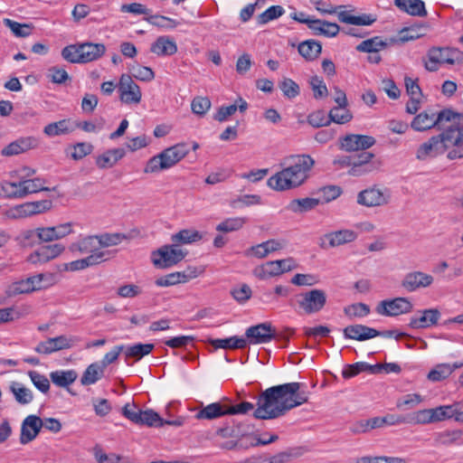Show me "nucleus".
I'll return each mask as SVG.
<instances>
[{"label": "nucleus", "instance_id": "1", "mask_svg": "<svg viewBox=\"0 0 463 463\" xmlns=\"http://www.w3.org/2000/svg\"><path fill=\"white\" fill-rule=\"evenodd\" d=\"M301 383H288L269 387L258 397L257 408L249 402L228 405V414H246L253 411L258 420H273L284 416L288 411L308 402L309 392Z\"/></svg>", "mask_w": 463, "mask_h": 463}, {"label": "nucleus", "instance_id": "2", "mask_svg": "<svg viewBox=\"0 0 463 463\" xmlns=\"http://www.w3.org/2000/svg\"><path fill=\"white\" fill-rule=\"evenodd\" d=\"M315 160L309 155H298L281 171L270 176L268 185L276 191L290 190L303 184L309 177Z\"/></svg>", "mask_w": 463, "mask_h": 463}, {"label": "nucleus", "instance_id": "3", "mask_svg": "<svg viewBox=\"0 0 463 463\" xmlns=\"http://www.w3.org/2000/svg\"><path fill=\"white\" fill-rule=\"evenodd\" d=\"M463 115L458 113V117L450 121H445L442 126L440 137L447 151V158L456 160L463 158Z\"/></svg>", "mask_w": 463, "mask_h": 463}, {"label": "nucleus", "instance_id": "4", "mask_svg": "<svg viewBox=\"0 0 463 463\" xmlns=\"http://www.w3.org/2000/svg\"><path fill=\"white\" fill-rule=\"evenodd\" d=\"M188 153L189 148L184 143L167 147L147 161L144 173L153 174L169 169L184 158Z\"/></svg>", "mask_w": 463, "mask_h": 463}, {"label": "nucleus", "instance_id": "5", "mask_svg": "<svg viewBox=\"0 0 463 463\" xmlns=\"http://www.w3.org/2000/svg\"><path fill=\"white\" fill-rule=\"evenodd\" d=\"M463 52L456 48L431 47L423 58L424 68L428 71H437L443 64H462Z\"/></svg>", "mask_w": 463, "mask_h": 463}, {"label": "nucleus", "instance_id": "6", "mask_svg": "<svg viewBox=\"0 0 463 463\" xmlns=\"http://www.w3.org/2000/svg\"><path fill=\"white\" fill-rule=\"evenodd\" d=\"M42 428L57 433L61 430V423L55 418L42 420L36 415H29L22 422L20 443L25 445L33 441L38 436Z\"/></svg>", "mask_w": 463, "mask_h": 463}, {"label": "nucleus", "instance_id": "7", "mask_svg": "<svg viewBox=\"0 0 463 463\" xmlns=\"http://www.w3.org/2000/svg\"><path fill=\"white\" fill-rule=\"evenodd\" d=\"M316 7V9L321 14H337L338 20L341 23L354 24V25H371L376 20L377 17L372 14H362L360 15H353L347 11H340L338 9L343 8V5L333 6L331 5H326L325 0H309Z\"/></svg>", "mask_w": 463, "mask_h": 463}, {"label": "nucleus", "instance_id": "8", "mask_svg": "<svg viewBox=\"0 0 463 463\" xmlns=\"http://www.w3.org/2000/svg\"><path fill=\"white\" fill-rule=\"evenodd\" d=\"M457 117L458 113L452 111L451 109H443L439 113L429 109L424 110L423 112L414 117L411 126L414 130L420 132L426 131L435 127H438V128L441 129L445 121L453 120V118Z\"/></svg>", "mask_w": 463, "mask_h": 463}, {"label": "nucleus", "instance_id": "9", "mask_svg": "<svg viewBox=\"0 0 463 463\" xmlns=\"http://www.w3.org/2000/svg\"><path fill=\"white\" fill-rule=\"evenodd\" d=\"M296 304L306 315L320 312L326 306L327 297L323 289L314 288L295 296Z\"/></svg>", "mask_w": 463, "mask_h": 463}, {"label": "nucleus", "instance_id": "10", "mask_svg": "<svg viewBox=\"0 0 463 463\" xmlns=\"http://www.w3.org/2000/svg\"><path fill=\"white\" fill-rule=\"evenodd\" d=\"M187 252L175 243L164 245L152 254L153 264L160 269L170 268L184 259Z\"/></svg>", "mask_w": 463, "mask_h": 463}, {"label": "nucleus", "instance_id": "11", "mask_svg": "<svg viewBox=\"0 0 463 463\" xmlns=\"http://www.w3.org/2000/svg\"><path fill=\"white\" fill-rule=\"evenodd\" d=\"M80 341V338L79 336L61 335L40 342L34 348V351L42 354H50L58 351L72 348Z\"/></svg>", "mask_w": 463, "mask_h": 463}, {"label": "nucleus", "instance_id": "12", "mask_svg": "<svg viewBox=\"0 0 463 463\" xmlns=\"http://www.w3.org/2000/svg\"><path fill=\"white\" fill-rule=\"evenodd\" d=\"M388 189H380L376 186L361 191L357 194V203L366 207L385 205L390 201Z\"/></svg>", "mask_w": 463, "mask_h": 463}, {"label": "nucleus", "instance_id": "13", "mask_svg": "<svg viewBox=\"0 0 463 463\" xmlns=\"http://www.w3.org/2000/svg\"><path fill=\"white\" fill-rule=\"evenodd\" d=\"M376 140L372 136L348 134L339 138V148L345 152L365 151L375 144Z\"/></svg>", "mask_w": 463, "mask_h": 463}, {"label": "nucleus", "instance_id": "14", "mask_svg": "<svg viewBox=\"0 0 463 463\" xmlns=\"http://www.w3.org/2000/svg\"><path fill=\"white\" fill-rule=\"evenodd\" d=\"M245 335L247 337V344L260 345L275 339L277 333L271 323L266 322L250 326L246 329Z\"/></svg>", "mask_w": 463, "mask_h": 463}, {"label": "nucleus", "instance_id": "15", "mask_svg": "<svg viewBox=\"0 0 463 463\" xmlns=\"http://www.w3.org/2000/svg\"><path fill=\"white\" fill-rule=\"evenodd\" d=\"M356 238L357 233L354 231L344 229L326 233L319 238L318 244L321 249L327 250L353 242Z\"/></svg>", "mask_w": 463, "mask_h": 463}, {"label": "nucleus", "instance_id": "16", "mask_svg": "<svg viewBox=\"0 0 463 463\" xmlns=\"http://www.w3.org/2000/svg\"><path fill=\"white\" fill-rule=\"evenodd\" d=\"M120 100L126 104H138L142 98L139 86L133 80L131 76L122 74L118 82Z\"/></svg>", "mask_w": 463, "mask_h": 463}, {"label": "nucleus", "instance_id": "17", "mask_svg": "<svg viewBox=\"0 0 463 463\" xmlns=\"http://www.w3.org/2000/svg\"><path fill=\"white\" fill-rule=\"evenodd\" d=\"M412 307L413 306L408 298H396L381 301L376 307V311L383 316L395 317L411 312Z\"/></svg>", "mask_w": 463, "mask_h": 463}, {"label": "nucleus", "instance_id": "18", "mask_svg": "<svg viewBox=\"0 0 463 463\" xmlns=\"http://www.w3.org/2000/svg\"><path fill=\"white\" fill-rule=\"evenodd\" d=\"M433 277L422 271H411L404 275L401 285L408 292L430 287L433 283Z\"/></svg>", "mask_w": 463, "mask_h": 463}, {"label": "nucleus", "instance_id": "19", "mask_svg": "<svg viewBox=\"0 0 463 463\" xmlns=\"http://www.w3.org/2000/svg\"><path fill=\"white\" fill-rule=\"evenodd\" d=\"M445 153L444 145L440 133L433 136L428 141L422 143L417 149L416 158L424 161L428 158H434Z\"/></svg>", "mask_w": 463, "mask_h": 463}, {"label": "nucleus", "instance_id": "20", "mask_svg": "<svg viewBox=\"0 0 463 463\" xmlns=\"http://www.w3.org/2000/svg\"><path fill=\"white\" fill-rule=\"evenodd\" d=\"M197 276L198 271L196 268H188L186 270L182 272H173L162 276L156 279L155 283L158 287H169L178 283H185Z\"/></svg>", "mask_w": 463, "mask_h": 463}, {"label": "nucleus", "instance_id": "21", "mask_svg": "<svg viewBox=\"0 0 463 463\" xmlns=\"http://www.w3.org/2000/svg\"><path fill=\"white\" fill-rule=\"evenodd\" d=\"M439 318L440 312L437 308L425 309L412 317L409 326L414 329L427 328L436 325Z\"/></svg>", "mask_w": 463, "mask_h": 463}, {"label": "nucleus", "instance_id": "22", "mask_svg": "<svg viewBox=\"0 0 463 463\" xmlns=\"http://www.w3.org/2000/svg\"><path fill=\"white\" fill-rule=\"evenodd\" d=\"M38 146V140L33 137H20L6 146H5L1 154L4 156H12L26 152Z\"/></svg>", "mask_w": 463, "mask_h": 463}, {"label": "nucleus", "instance_id": "23", "mask_svg": "<svg viewBox=\"0 0 463 463\" xmlns=\"http://www.w3.org/2000/svg\"><path fill=\"white\" fill-rule=\"evenodd\" d=\"M63 250L64 247L59 243L43 246L30 254L28 260L33 264L45 263L58 257Z\"/></svg>", "mask_w": 463, "mask_h": 463}, {"label": "nucleus", "instance_id": "24", "mask_svg": "<svg viewBox=\"0 0 463 463\" xmlns=\"http://www.w3.org/2000/svg\"><path fill=\"white\" fill-rule=\"evenodd\" d=\"M113 257L112 252H99L88 255L86 258L73 260L67 265V269L71 271L81 270L86 268L100 264Z\"/></svg>", "mask_w": 463, "mask_h": 463}, {"label": "nucleus", "instance_id": "25", "mask_svg": "<svg viewBox=\"0 0 463 463\" xmlns=\"http://www.w3.org/2000/svg\"><path fill=\"white\" fill-rule=\"evenodd\" d=\"M70 250L78 254H94L99 252H110L109 250H100L96 236H88L70 245Z\"/></svg>", "mask_w": 463, "mask_h": 463}, {"label": "nucleus", "instance_id": "26", "mask_svg": "<svg viewBox=\"0 0 463 463\" xmlns=\"http://www.w3.org/2000/svg\"><path fill=\"white\" fill-rule=\"evenodd\" d=\"M345 338L356 341H365L373 338L374 328L361 324L347 326L344 328Z\"/></svg>", "mask_w": 463, "mask_h": 463}, {"label": "nucleus", "instance_id": "27", "mask_svg": "<svg viewBox=\"0 0 463 463\" xmlns=\"http://www.w3.org/2000/svg\"><path fill=\"white\" fill-rule=\"evenodd\" d=\"M81 63H88L102 57L106 52V46L103 43L86 42L80 43Z\"/></svg>", "mask_w": 463, "mask_h": 463}, {"label": "nucleus", "instance_id": "28", "mask_svg": "<svg viewBox=\"0 0 463 463\" xmlns=\"http://www.w3.org/2000/svg\"><path fill=\"white\" fill-rule=\"evenodd\" d=\"M150 51L158 56H170L177 52V45L170 37L159 36L152 43Z\"/></svg>", "mask_w": 463, "mask_h": 463}, {"label": "nucleus", "instance_id": "29", "mask_svg": "<svg viewBox=\"0 0 463 463\" xmlns=\"http://www.w3.org/2000/svg\"><path fill=\"white\" fill-rule=\"evenodd\" d=\"M228 405L213 402L203 407L195 414L197 420H215L228 414Z\"/></svg>", "mask_w": 463, "mask_h": 463}, {"label": "nucleus", "instance_id": "30", "mask_svg": "<svg viewBox=\"0 0 463 463\" xmlns=\"http://www.w3.org/2000/svg\"><path fill=\"white\" fill-rule=\"evenodd\" d=\"M394 4L401 11L412 16L425 17L428 14L421 0H394Z\"/></svg>", "mask_w": 463, "mask_h": 463}, {"label": "nucleus", "instance_id": "31", "mask_svg": "<svg viewBox=\"0 0 463 463\" xmlns=\"http://www.w3.org/2000/svg\"><path fill=\"white\" fill-rule=\"evenodd\" d=\"M365 371L373 374L380 373H382V365L380 364L372 365L365 362H357L345 365L342 371V375L345 379H349Z\"/></svg>", "mask_w": 463, "mask_h": 463}, {"label": "nucleus", "instance_id": "32", "mask_svg": "<svg viewBox=\"0 0 463 463\" xmlns=\"http://www.w3.org/2000/svg\"><path fill=\"white\" fill-rule=\"evenodd\" d=\"M309 29L316 35H324L326 37H335L340 32V27L337 24L320 19H313L311 24H309Z\"/></svg>", "mask_w": 463, "mask_h": 463}, {"label": "nucleus", "instance_id": "33", "mask_svg": "<svg viewBox=\"0 0 463 463\" xmlns=\"http://www.w3.org/2000/svg\"><path fill=\"white\" fill-rule=\"evenodd\" d=\"M124 156L125 150L123 148L109 149L97 156L96 165L100 169L110 168Z\"/></svg>", "mask_w": 463, "mask_h": 463}, {"label": "nucleus", "instance_id": "34", "mask_svg": "<svg viewBox=\"0 0 463 463\" xmlns=\"http://www.w3.org/2000/svg\"><path fill=\"white\" fill-rule=\"evenodd\" d=\"M299 54L307 61L316 60L322 51V45L315 40H307L299 43L298 47Z\"/></svg>", "mask_w": 463, "mask_h": 463}, {"label": "nucleus", "instance_id": "35", "mask_svg": "<svg viewBox=\"0 0 463 463\" xmlns=\"http://www.w3.org/2000/svg\"><path fill=\"white\" fill-rule=\"evenodd\" d=\"M320 203L318 198H300L292 200L287 209L295 213H302L315 209Z\"/></svg>", "mask_w": 463, "mask_h": 463}, {"label": "nucleus", "instance_id": "36", "mask_svg": "<svg viewBox=\"0 0 463 463\" xmlns=\"http://www.w3.org/2000/svg\"><path fill=\"white\" fill-rule=\"evenodd\" d=\"M388 46L386 41H383L380 36H374L360 43L355 50L359 52L377 53L384 50Z\"/></svg>", "mask_w": 463, "mask_h": 463}, {"label": "nucleus", "instance_id": "37", "mask_svg": "<svg viewBox=\"0 0 463 463\" xmlns=\"http://www.w3.org/2000/svg\"><path fill=\"white\" fill-rule=\"evenodd\" d=\"M209 343L215 349H242L247 345V340L236 335L224 339H210Z\"/></svg>", "mask_w": 463, "mask_h": 463}, {"label": "nucleus", "instance_id": "38", "mask_svg": "<svg viewBox=\"0 0 463 463\" xmlns=\"http://www.w3.org/2000/svg\"><path fill=\"white\" fill-rule=\"evenodd\" d=\"M203 239V234L193 229H184L171 237L172 242L177 244H190Z\"/></svg>", "mask_w": 463, "mask_h": 463}, {"label": "nucleus", "instance_id": "39", "mask_svg": "<svg viewBox=\"0 0 463 463\" xmlns=\"http://www.w3.org/2000/svg\"><path fill=\"white\" fill-rule=\"evenodd\" d=\"M10 391L19 404L26 405L31 403L33 400V392L18 382L11 383Z\"/></svg>", "mask_w": 463, "mask_h": 463}, {"label": "nucleus", "instance_id": "40", "mask_svg": "<svg viewBox=\"0 0 463 463\" xmlns=\"http://www.w3.org/2000/svg\"><path fill=\"white\" fill-rule=\"evenodd\" d=\"M283 244L276 240H269L250 248L252 254L260 259L265 258L270 252L282 249Z\"/></svg>", "mask_w": 463, "mask_h": 463}, {"label": "nucleus", "instance_id": "41", "mask_svg": "<svg viewBox=\"0 0 463 463\" xmlns=\"http://www.w3.org/2000/svg\"><path fill=\"white\" fill-rule=\"evenodd\" d=\"M104 374V368L99 363L90 364L83 373L80 383L82 385H90L98 382Z\"/></svg>", "mask_w": 463, "mask_h": 463}, {"label": "nucleus", "instance_id": "42", "mask_svg": "<svg viewBox=\"0 0 463 463\" xmlns=\"http://www.w3.org/2000/svg\"><path fill=\"white\" fill-rule=\"evenodd\" d=\"M52 382L59 387H68L77 379V373L73 370L54 371L50 373Z\"/></svg>", "mask_w": 463, "mask_h": 463}, {"label": "nucleus", "instance_id": "43", "mask_svg": "<svg viewBox=\"0 0 463 463\" xmlns=\"http://www.w3.org/2000/svg\"><path fill=\"white\" fill-rule=\"evenodd\" d=\"M21 182L24 197L42 191H51L50 188L44 185L46 181L40 177L22 180Z\"/></svg>", "mask_w": 463, "mask_h": 463}, {"label": "nucleus", "instance_id": "44", "mask_svg": "<svg viewBox=\"0 0 463 463\" xmlns=\"http://www.w3.org/2000/svg\"><path fill=\"white\" fill-rule=\"evenodd\" d=\"M278 260L268 261L254 269V275L260 279H267L280 275Z\"/></svg>", "mask_w": 463, "mask_h": 463}, {"label": "nucleus", "instance_id": "45", "mask_svg": "<svg viewBox=\"0 0 463 463\" xmlns=\"http://www.w3.org/2000/svg\"><path fill=\"white\" fill-rule=\"evenodd\" d=\"M247 222L245 217H232L221 222L216 226V231L220 232H232L241 230Z\"/></svg>", "mask_w": 463, "mask_h": 463}, {"label": "nucleus", "instance_id": "46", "mask_svg": "<svg viewBox=\"0 0 463 463\" xmlns=\"http://www.w3.org/2000/svg\"><path fill=\"white\" fill-rule=\"evenodd\" d=\"M3 23L16 37H27L31 35L33 29L32 24H20L9 18H5Z\"/></svg>", "mask_w": 463, "mask_h": 463}, {"label": "nucleus", "instance_id": "47", "mask_svg": "<svg viewBox=\"0 0 463 463\" xmlns=\"http://www.w3.org/2000/svg\"><path fill=\"white\" fill-rule=\"evenodd\" d=\"M155 345L153 344H136L130 346H125L124 351L127 357H134L140 360L142 357L149 354Z\"/></svg>", "mask_w": 463, "mask_h": 463}, {"label": "nucleus", "instance_id": "48", "mask_svg": "<svg viewBox=\"0 0 463 463\" xmlns=\"http://www.w3.org/2000/svg\"><path fill=\"white\" fill-rule=\"evenodd\" d=\"M434 422L431 409H424L407 415V424L419 425Z\"/></svg>", "mask_w": 463, "mask_h": 463}, {"label": "nucleus", "instance_id": "49", "mask_svg": "<svg viewBox=\"0 0 463 463\" xmlns=\"http://www.w3.org/2000/svg\"><path fill=\"white\" fill-rule=\"evenodd\" d=\"M0 194L7 198H24L22 182L4 181L0 183Z\"/></svg>", "mask_w": 463, "mask_h": 463}, {"label": "nucleus", "instance_id": "50", "mask_svg": "<svg viewBox=\"0 0 463 463\" xmlns=\"http://www.w3.org/2000/svg\"><path fill=\"white\" fill-rule=\"evenodd\" d=\"M144 20L154 26L165 29H174L179 24L177 21L160 14H149L148 16L144 17Z\"/></svg>", "mask_w": 463, "mask_h": 463}, {"label": "nucleus", "instance_id": "51", "mask_svg": "<svg viewBox=\"0 0 463 463\" xmlns=\"http://www.w3.org/2000/svg\"><path fill=\"white\" fill-rule=\"evenodd\" d=\"M14 240L21 247L32 248L39 243L37 229L22 231Z\"/></svg>", "mask_w": 463, "mask_h": 463}, {"label": "nucleus", "instance_id": "52", "mask_svg": "<svg viewBox=\"0 0 463 463\" xmlns=\"http://www.w3.org/2000/svg\"><path fill=\"white\" fill-rule=\"evenodd\" d=\"M43 132L49 137H55L69 134L71 132V129L69 127V120L62 119L48 124L44 127Z\"/></svg>", "mask_w": 463, "mask_h": 463}, {"label": "nucleus", "instance_id": "53", "mask_svg": "<svg viewBox=\"0 0 463 463\" xmlns=\"http://www.w3.org/2000/svg\"><path fill=\"white\" fill-rule=\"evenodd\" d=\"M285 13L281 5H272L257 16V23L260 25L266 24L270 21L278 19Z\"/></svg>", "mask_w": 463, "mask_h": 463}, {"label": "nucleus", "instance_id": "54", "mask_svg": "<svg viewBox=\"0 0 463 463\" xmlns=\"http://www.w3.org/2000/svg\"><path fill=\"white\" fill-rule=\"evenodd\" d=\"M353 118L352 113L346 109L342 107H334L328 113V119L336 124H345Z\"/></svg>", "mask_w": 463, "mask_h": 463}, {"label": "nucleus", "instance_id": "55", "mask_svg": "<svg viewBox=\"0 0 463 463\" xmlns=\"http://www.w3.org/2000/svg\"><path fill=\"white\" fill-rule=\"evenodd\" d=\"M425 26L422 24L406 27L400 31L399 41L402 43L419 39L424 35Z\"/></svg>", "mask_w": 463, "mask_h": 463}, {"label": "nucleus", "instance_id": "56", "mask_svg": "<svg viewBox=\"0 0 463 463\" xmlns=\"http://www.w3.org/2000/svg\"><path fill=\"white\" fill-rule=\"evenodd\" d=\"M383 417H374L369 420H361L355 424L353 431L355 433H364L370 430L382 428L384 426Z\"/></svg>", "mask_w": 463, "mask_h": 463}, {"label": "nucleus", "instance_id": "57", "mask_svg": "<svg viewBox=\"0 0 463 463\" xmlns=\"http://www.w3.org/2000/svg\"><path fill=\"white\" fill-rule=\"evenodd\" d=\"M137 424L146 425L148 427H162L164 425V420L156 411L146 410L142 411Z\"/></svg>", "mask_w": 463, "mask_h": 463}, {"label": "nucleus", "instance_id": "58", "mask_svg": "<svg viewBox=\"0 0 463 463\" xmlns=\"http://www.w3.org/2000/svg\"><path fill=\"white\" fill-rule=\"evenodd\" d=\"M32 291L41 290L52 285V275L40 273L27 278Z\"/></svg>", "mask_w": 463, "mask_h": 463}, {"label": "nucleus", "instance_id": "59", "mask_svg": "<svg viewBox=\"0 0 463 463\" xmlns=\"http://www.w3.org/2000/svg\"><path fill=\"white\" fill-rule=\"evenodd\" d=\"M451 374L449 364H439L428 373L427 378L431 382H440Z\"/></svg>", "mask_w": 463, "mask_h": 463}, {"label": "nucleus", "instance_id": "60", "mask_svg": "<svg viewBox=\"0 0 463 463\" xmlns=\"http://www.w3.org/2000/svg\"><path fill=\"white\" fill-rule=\"evenodd\" d=\"M344 313L350 319L355 317H364L370 313V307L364 303H355L346 306L344 308Z\"/></svg>", "mask_w": 463, "mask_h": 463}, {"label": "nucleus", "instance_id": "61", "mask_svg": "<svg viewBox=\"0 0 463 463\" xmlns=\"http://www.w3.org/2000/svg\"><path fill=\"white\" fill-rule=\"evenodd\" d=\"M99 247H110L116 246L121 243L124 240L127 239V236L123 233H104L101 235H97Z\"/></svg>", "mask_w": 463, "mask_h": 463}, {"label": "nucleus", "instance_id": "62", "mask_svg": "<svg viewBox=\"0 0 463 463\" xmlns=\"http://www.w3.org/2000/svg\"><path fill=\"white\" fill-rule=\"evenodd\" d=\"M382 167V161L381 160H375V162L365 164L360 166L352 167L348 170V175L351 176H363L365 175H368L370 173H373L374 171L379 170Z\"/></svg>", "mask_w": 463, "mask_h": 463}, {"label": "nucleus", "instance_id": "63", "mask_svg": "<svg viewBox=\"0 0 463 463\" xmlns=\"http://www.w3.org/2000/svg\"><path fill=\"white\" fill-rule=\"evenodd\" d=\"M80 43L71 44L61 50V57L71 63H81Z\"/></svg>", "mask_w": 463, "mask_h": 463}, {"label": "nucleus", "instance_id": "64", "mask_svg": "<svg viewBox=\"0 0 463 463\" xmlns=\"http://www.w3.org/2000/svg\"><path fill=\"white\" fill-rule=\"evenodd\" d=\"M28 375L33 385L43 393H47L50 390L49 379L36 371H29Z\"/></svg>", "mask_w": 463, "mask_h": 463}]
</instances>
